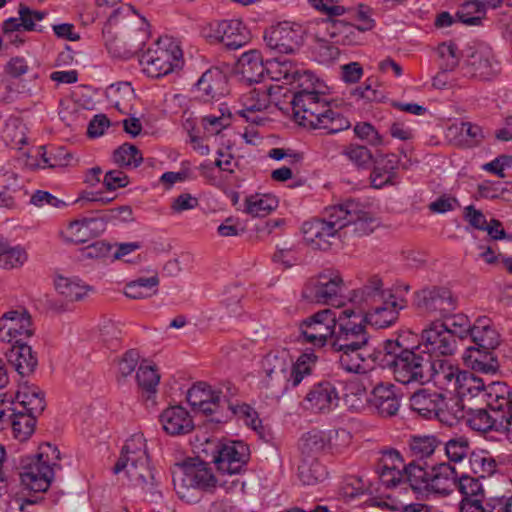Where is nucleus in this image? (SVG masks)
<instances>
[{"instance_id":"f257e3e1","label":"nucleus","mask_w":512,"mask_h":512,"mask_svg":"<svg viewBox=\"0 0 512 512\" xmlns=\"http://www.w3.org/2000/svg\"><path fill=\"white\" fill-rule=\"evenodd\" d=\"M298 87L300 90L294 93L291 104L294 118L301 126L322 129L328 134L350 127L349 120L331 107L325 93L314 83V78Z\"/></svg>"},{"instance_id":"f03ea898","label":"nucleus","mask_w":512,"mask_h":512,"mask_svg":"<svg viewBox=\"0 0 512 512\" xmlns=\"http://www.w3.org/2000/svg\"><path fill=\"white\" fill-rule=\"evenodd\" d=\"M172 480L179 498L188 503L197 501L198 491H212L219 482L211 467L198 459L176 463L172 468Z\"/></svg>"},{"instance_id":"7ed1b4c3","label":"nucleus","mask_w":512,"mask_h":512,"mask_svg":"<svg viewBox=\"0 0 512 512\" xmlns=\"http://www.w3.org/2000/svg\"><path fill=\"white\" fill-rule=\"evenodd\" d=\"M142 71L151 78H161L180 71L184 65L178 40L164 36L154 42L139 59Z\"/></svg>"},{"instance_id":"20e7f679","label":"nucleus","mask_w":512,"mask_h":512,"mask_svg":"<svg viewBox=\"0 0 512 512\" xmlns=\"http://www.w3.org/2000/svg\"><path fill=\"white\" fill-rule=\"evenodd\" d=\"M58 459L59 451L49 443L41 446L38 454L21 457L19 475L23 487L33 492L47 491L58 466L53 460Z\"/></svg>"},{"instance_id":"39448f33","label":"nucleus","mask_w":512,"mask_h":512,"mask_svg":"<svg viewBox=\"0 0 512 512\" xmlns=\"http://www.w3.org/2000/svg\"><path fill=\"white\" fill-rule=\"evenodd\" d=\"M346 215L347 213L342 211L339 204L327 207L323 218L313 219L303 224L305 241L314 249L328 250L333 240L338 237V232L346 227V221H343Z\"/></svg>"},{"instance_id":"423d86ee","label":"nucleus","mask_w":512,"mask_h":512,"mask_svg":"<svg viewBox=\"0 0 512 512\" xmlns=\"http://www.w3.org/2000/svg\"><path fill=\"white\" fill-rule=\"evenodd\" d=\"M341 310L327 308L302 321L299 331L303 342L319 348L325 346L329 338H334Z\"/></svg>"},{"instance_id":"0eeeda50","label":"nucleus","mask_w":512,"mask_h":512,"mask_svg":"<svg viewBox=\"0 0 512 512\" xmlns=\"http://www.w3.org/2000/svg\"><path fill=\"white\" fill-rule=\"evenodd\" d=\"M363 320L353 309L344 308L341 310L332 346L334 350L352 349L369 344V335L362 324Z\"/></svg>"},{"instance_id":"6e6552de","label":"nucleus","mask_w":512,"mask_h":512,"mask_svg":"<svg viewBox=\"0 0 512 512\" xmlns=\"http://www.w3.org/2000/svg\"><path fill=\"white\" fill-rule=\"evenodd\" d=\"M429 360L413 350L401 351L398 357L387 361L394 378L402 384H424L429 381Z\"/></svg>"},{"instance_id":"1a4fd4ad","label":"nucleus","mask_w":512,"mask_h":512,"mask_svg":"<svg viewBox=\"0 0 512 512\" xmlns=\"http://www.w3.org/2000/svg\"><path fill=\"white\" fill-rule=\"evenodd\" d=\"M290 357L287 350H274L267 353L261 362V386L272 393L287 391V371Z\"/></svg>"},{"instance_id":"9d476101","label":"nucleus","mask_w":512,"mask_h":512,"mask_svg":"<svg viewBox=\"0 0 512 512\" xmlns=\"http://www.w3.org/2000/svg\"><path fill=\"white\" fill-rule=\"evenodd\" d=\"M35 334L31 314L25 308L11 309L0 317V340L8 344L30 341Z\"/></svg>"},{"instance_id":"9b49d317","label":"nucleus","mask_w":512,"mask_h":512,"mask_svg":"<svg viewBox=\"0 0 512 512\" xmlns=\"http://www.w3.org/2000/svg\"><path fill=\"white\" fill-rule=\"evenodd\" d=\"M464 69L469 77L486 81L496 77L501 67L488 44L476 43L468 48Z\"/></svg>"},{"instance_id":"f8f14e48","label":"nucleus","mask_w":512,"mask_h":512,"mask_svg":"<svg viewBox=\"0 0 512 512\" xmlns=\"http://www.w3.org/2000/svg\"><path fill=\"white\" fill-rule=\"evenodd\" d=\"M345 285L338 271L327 270L305 285L302 296L314 303L329 304L342 295Z\"/></svg>"},{"instance_id":"ddd939ff","label":"nucleus","mask_w":512,"mask_h":512,"mask_svg":"<svg viewBox=\"0 0 512 512\" xmlns=\"http://www.w3.org/2000/svg\"><path fill=\"white\" fill-rule=\"evenodd\" d=\"M420 345L430 355L450 356L456 351L457 340L442 322L435 321L422 331Z\"/></svg>"},{"instance_id":"4468645a","label":"nucleus","mask_w":512,"mask_h":512,"mask_svg":"<svg viewBox=\"0 0 512 512\" xmlns=\"http://www.w3.org/2000/svg\"><path fill=\"white\" fill-rule=\"evenodd\" d=\"M302 29L300 25L282 22L271 27L264 33L267 47L279 53H293L302 43Z\"/></svg>"},{"instance_id":"2eb2a0df","label":"nucleus","mask_w":512,"mask_h":512,"mask_svg":"<svg viewBox=\"0 0 512 512\" xmlns=\"http://www.w3.org/2000/svg\"><path fill=\"white\" fill-rule=\"evenodd\" d=\"M339 353L338 362L342 369L350 373L364 374L382 362V351L371 346L352 349L335 350Z\"/></svg>"},{"instance_id":"dca6fc26","label":"nucleus","mask_w":512,"mask_h":512,"mask_svg":"<svg viewBox=\"0 0 512 512\" xmlns=\"http://www.w3.org/2000/svg\"><path fill=\"white\" fill-rule=\"evenodd\" d=\"M249 448L240 441L222 444L214 455V463L222 474H239L249 460Z\"/></svg>"},{"instance_id":"f3484780","label":"nucleus","mask_w":512,"mask_h":512,"mask_svg":"<svg viewBox=\"0 0 512 512\" xmlns=\"http://www.w3.org/2000/svg\"><path fill=\"white\" fill-rule=\"evenodd\" d=\"M416 305L428 313L445 316L456 308V298L445 287H427L416 293Z\"/></svg>"},{"instance_id":"a211bd4d","label":"nucleus","mask_w":512,"mask_h":512,"mask_svg":"<svg viewBox=\"0 0 512 512\" xmlns=\"http://www.w3.org/2000/svg\"><path fill=\"white\" fill-rule=\"evenodd\" d=\"M339 400L336 385L331 381H320L307 392L303 407L313 413H329L338 406Z\"/></svg>"},{"instance_id":"6ab92c4d","label":"nucleus","mask_w":512,"mask_h":512,"mask_svg":"<svg viewBox=\"0 0 512 512\" xmlns=\"http://www.w3.org/2000/svg\"><path fill=\"white\" fill-rule=\"evenodd\" d=\"M212 34L209 37L221 42L226 48L236 50L246 45L250 33L241 20H223L210 25Z\"/></svg>"},{"instance_id":"aec40b11","label":"nucleus","mask_w":512,"mask_h":512,"mask_svg":"<svg viewBox=\"0 0 512 512\" xmlns=\"http://www.w3.org/2000/svg\"><path fill=\"white\" fill-rule=\"evenodd\" d=\"M105 230V220L100 217L83 218L69 222L59 231L65 243L83 244Z\"/></svg>"},{"instance_id":"412c9836","label":"nucleus","mask_w":512,"mask_h":512,"mask_svg":"<svg viewBox=\"0 0 512 512\" xmlns=\"http://www.w3.org/2000/svg\"><path fill=\"white\" fill-rule=\"evenodd\" d=\"M406 306V299L395 295L389 300L372 305L362 320L378 329L386 328L397 321L399 312Z\"/></svg>"},{"instance_id":"4be33fe9","label":"nucleus","mask_w":512,"mask_h":512,"mask_svg":"<svg viewBox=\"0 0 512 512\" xmlns=\"http://www.w3.org/2000/svg\"><path fill=\"white\" fill-rule=\"evenodd\" d=\"M266 74L272 80H284L286 84L297 83L298 86H304L314 78L310 71L300 69L292 61L281 58L266 61Z\"/></svg>"},{"instance_id":"5701e85b","label":"nucleus","mask_w":512,"mask_h":512,"mask_svg":"<svg viewBox=\"0 0 512 512\" xmlns=\"http://www.w3.org/2000/svg\"><path fill=\"white\" fill-rule=\"evenodd\" d=\"M196 97L201 101L218 100L228 93L227 78L219 69H209L202 74L195 85Z\"/></svg>"},{"instance_id":"b1692460","label":"nucleus","mask_w":512,"mask_h":512,"mask_svg":"<svg viewBox=\"0 0 512 512\" xmlns=\"http://www.w3.org/2000/svg\"><path fill=\"white\" fill-rule=\"evenodd\" d=\"M373 408L382 417H392L400 408V399L395 386L391 383H379L376 385L368 399Z\"/></svg>"},{"instance_id":"393cba45","label":"nucleus","mask_w":512,"mask_h":512,"mask_svg":"<svg viewBox=\"0 0 512 512\" xmlns=\"http://www.w3.org/2000/svg\"><path fill=\"white\" fill-rule=\"evenodd\" d=\"M486 391L489 410L499 412L506 425L512 426V388L504 382H491Z\"/></svg>"},{"instance_id":"a878e982","label":"nucleus","mask_w":512,"mask_h":512,"mask_svg":"<svg viewBox=\"0 0 512 512\" xmlns=\"http://www.w3.org/2000/svg\"><path fill=\"white\" fill-rule=\"evenodd\" d=\"M410 407L419 416L432 419L439 416L445 407V397L442 393L429 389H420L410 398Z\"/></svg>"},{"instance_id":"bb28decb","label":"nucleus","mask_w":512,"mask_h":512,"mask_svg":"<svg viewBox=\"0 0 512 512\" xmlns=\"http://www.w3.org/2000/svg\"><path fill=\"white\" fill-rule=\"evenodd\" d=\"M342 211L347 213L343 221L353 226V232L358 236L368 235L378 226V220L369 212L363 210L360 204L354 200H348L339 204Z\"/></svg>"},{"instance_id":"cd10ccee","label":"nucleus","mask_w":512,"mask_h":512,"mask_svg":"<svg viewBox=\"0 0 512 512\" xmlns=\"http://www.w3.org/2000/svg\"><path fill=\"white\" fill-rule=\"evenodd\" d=\"M163 430L172 436L185 435L194 429L189 412L182 406H170L159 416Z\"/></svg>"},{"instance_id":"c85d7f7f","label":"nucleus","mask_w":512,"mask_h":512,"mask_svg":"<svg viewBox=\"0 0 512 512\" xmlns=\"http://www.w3.org/2000/svg\"><path fill=\"white\" fill-rule=\"evenodd\" d=\"M429 381L432 380L440 389L453 392L463 371L448 359H434L428 363Z\"/></svg>"},{"instance_id":"c756f323","label":"nucleus","mask_w":512,"mask_h":512,"mask_svg":"<svg viewBox=\"0 0 512 512\" xmlns=\"http://www.w3.org/2000/svg\"><path fill=\"white\" fill-rule=\"evenodd\" d=\"M221 393L222 390H212L208 384L199 382L188 390L187 401L195 410L208 415L218 408Z\"/></svg>"},{"instance_id":"7c9ffc66","label":"nucleus","mask_w":512,"mask_h":512,"mask_svg":"<svg viewBox=\"0 0 512 512\" xmlns=\"http://www.w3.org/2000/svg\"><path fill=\"white\" fill-rule=\"evenodd\" d=\"M272 90L271 85L265 84L251 89L242 97L243 109L239 111V114L247 121L259 124L261 119L258 116L250 117L248 114L267 109L271 104Z\"/></svg>"},{"instance_id":"2f4dec72","label":"nucleus","mask_w":512,"mask_h":512,"mask_svg":"<svg viewBox=\"0 0 512 512\" xmlns=\"http://www.w3.org/2000/svg\"><path fill=\"white\" fill-rule=\"evenodd\" d=\"M29 342L10 344L11 347L6 353L8 361L21 376L32 374L38 365L37 353Z\"/></svg>"},{"instance_id":"473e14b6","label":"nucleus","mask_w":512,"mask_h":512,"mask_svg":"<svg viewBox=\"0 0 512 512\" xmlns=\"http://www.w3.org/2000/svg\"><path fill=\"white\" fill-rule=\"evenodd\" d=\"M331 41L340 45H357L362 42L363 32L351 23L343 20L329 19L323 22Z\"/></svg>"},{"instance_id":"72a5a7b5","label":"nucleus","mask_w":512,"mask_h":512,"mask_svg":"<svg viewBox=\"0 0 512 512\" xmlns=\"http://www.w3.org/2000/svg\"><path fill=\"white\" fill-rule=\"evenodd\" d=\"M457 471L449 463H440L431 468L427 495L435 493L449 495L456 488Z\"/></svg>"},{"instance_id":"f704fd0d","label":"nucleus","mask_w":512,"mask_h":512,"mask_svg":"<svg viewBox=\"0 0 512 512\" xmlns=\"http://www.w3.org/2000/svg\"><path fill=\"white\" fill-rule=\"evenodd\" d=\"M237 72L249 83H258L266 73V63L258 50H250L238 59Z\"/></svg>"},{"instance_id":"c9c22d12","label":"nucleus","mask_w":512,"mask_h":512,"mask_svg":"<svg viewBox=\"0 0 512 512\" xmlns=\"http://www.w3.org/2000/svg\"><path fill=\"white\" fill-rule=\"evenodd\" d=\"M494 349L468 347L463 355L464 362L474 371L490 374L498 370L499 364L493 354Z\"/></svg>"},{"instance_id":"e433bc0d","label":"nucleus","mask_w":512,"mask_h":512,"mask_svg":"<svg viewBox=\"0 0 512 512\" xmlns=\"http://www.w3.org/2000/svg\"><path fill=\"white\" fill-rule=\"evenodd\" d=\"M470 337L474 342L473 347L483 349H495L500 344V335L489 318H478L471 330Z\"/></svg>"},{"instance_id":"4c0bfd02","label":"nucleus","mask_w":512,"mask_h":512,"mask_svg":"<svg viewBox=\"0 0 512 512\" xmlns=\"http://www.w3.org/2000/svg\"><path fill=\"white\" fill-rule=\"evenodd\" d=\"M491 415L486 409H469L466 413V422L468 426L478 432L486 433L491 430H498L503 424H506V419H502L497 411H492Z\"/></svg>"},{"instance_id":"58836bf2","label":"nucleus","mask_w":512,"mask_h":512,"mask_svg":"<svg viewBox=\"0 0 512 512\" xmlns=\"http://www.w3.org/2000/svg\"><path fill=\"white\" fill-rule=\"evenodd\" d=\"M318 361V356L313 352L301 354L296 362L291 363L287 371V390L297 387L303 379L310 376Z\"/></svg>"},{"instance_id":"ea45409f","label":"nucleus","mask_w":512,"mask_h":512,"mask_svg":"<svg viewBox=\"0 0 512 512\" xmlns=\"http://www.w3.org/2000/svg\"><path fill=\"white\" fill-rule=\"evenodd\" d=\"M331 436L326 431L313 429L302 435L299 442L301 453L305 457H315L329 452V440Z\"/></svg>"},{"instance_id":"a19ab883","label":"nucleus","mask_w":512,"mask_h":512,"mask_svg":"<svg viewBox=\"0 0 512 512\" xmlns=\"http://www.w3.org/2000/svg\"><path fill=\"white\" fill-rule=\"evenodd\" d=\"M16 399L21 410L25 412L39 415L45 409L44 393L35 385H22L17 391Z\"/></svg>"},{"instance_id":"79ce46f5","label":"nucleus","mask_w":512,"mask_h":512,"mask_svg":"<svg viewBox=\"0 0 512 512\" xmlns=\"http://www.w3.org/2000/svg\"><path fill=\"white\" fill-rule=\"evenodd\" d=\"M488 385H485L483 379L477 377L475 374L467 371H463L458 382L453 390V393L464 400L466 398L472 399L478 395H481L483 400L486 402V393Z\"/></svg>"},{"instance_id":"37998d69","label":"nucleus","mask_w":512,"mask_h":512,"mask_svg":"<svg viewBox=\"0 0 512 512\" xmlns=\"http://www.w3.org/2000/svg\"><path fill=\"white\" fill-rule=\"evenodd\" d=\"M395 295L384 287L382 279L376 275L370 277L362 288L355 291V296H360V299L370 306L389 300Z\"/></svg>"},{"instance_id":"c03bdc74","label":"nucleus","mask_w":512,"mask_h":512,"mask_svg":"<svg viewBox=\"0 0 512 512\" xmlns=\"http://www.w3.org/2000/svg\"><path fill=\"white\" fill-rule=\"evenodd\" d=\"M55 289L68 301H81L93 288L78 278L58 276L55 279Z\"/></svg>"},{"instance_id":"a18cd8bd","label":"nucleus","mask_w":512,"mask_h":512,"mask_svg":"<svg viewBox=\"0 0 512 512\" xmlns=\"http://www.w3.org/2000/svg\"><path fill=\"white\" fill-rule=\"evenodd\" d=\"M159 282L156 273L150 277H139L125 285L124 294L135 300L149 298L157 293Z\"/></svg>"},{"instance_id":"49530a36","label":"nucleus","mask_w":512,"mask_h":512,"mask_svg":"<svg viewBox=\"0 0 512 512\" xmlns=\"http://www.w3.org/2000/svg\"><path fill=\"white\" fill-rule=\"evenodd\" d=\"M430 475L431 471L415 462L404 467V483L421 496H427Z\"/></svg>"},{"instance_id":"de8ad7c7","label":"nucleus","mask_w":512,"mask_h":512,"mask_svg":"<svg viewBox=\"0 0 512 512\" xmlns=\"http://www.w3.org/2000/svg\"><path fill=\"white\" fill-rule=\"evenodd\" d=\"M327 476L326 468L316 457H305L298 467V478L304 485H316Z\"/></svg>"},{"instance_id":"09e8293b","label":"nucleus","mask_w":512,"mask_h":512,"mask_svg":"<svg viewBox=\"0 0 512 512\" xmlns=\"http://www.w3.org/2000/svg\"><path fill=\"white\" fill-rule=\"evenodd\" d=\"M278 206V199L272 194H255L246 199L245 212L253 217H265Z\"/></svg>"},{"instance_id":"8fccbe9b","label":"nucleus","mask_w":512,"mask_h":512,"mask_svg":"<svg viewBox=\"0 0 512 512\" xmlns=\"http://www.w3.org/2000/svg\"><path fill=\"white\" fill-rule=\"evenodd\" d=\"M469 464L474 474L480 478L492 476L498 467L496 458L486 450L473 451L469 457Z\"/></svg>"},{"instance_id":"3c124183","label":"nucleus","mask_w":512,"mask_h":512,"mask_svg":"<svg viewBox=\"0 0 512 512\" xmlns=\"http://www.w3.org/2000/svg\"><path fill=\"white\" fill-rule=\"evenodd\" d=\"M18 14L19 17H12L6 20L8 29L19 28L24 31L37 30L36 22L43 20L46 15L45 12L31 10L23 4L19 6Z\"/></svg>"},{"instance_id":"603ef678","label":"nucleus","mask_w":512,"mask_h":512,"mask_svg":"<svg viewBox=\"0 0 512 512\" xmlns=\"http://www.w3.org/2000/svg\"><path fill=\"white\" fill-rule=\"evenodd\" d=\"M36 416L18 409L12 414L11 426L16 439L25 441L32 435L36 425Z\"/></svg>"},{"instance_id":"864d4df0","label":"nucleus","mask_w":512,"mask_h":512,"mask_svg":"<svg viewBox=\"0 0 512 512\" xmlns=\"http://www.w3.org/2000/svg\"><path fill=\"white\" fill-rule=\"evenodd\" d=\"M127 477L132 485L142 489H150L154 484V475L149 467V461L142 463L129 464L124 467Z\"/></svg>"},{"instance_id":"5fc2aeb1","label":"nucleus","mask_w":512,"mask_h":512,"mask_svg":"<svg viewBox=\"0 0 512 512\" xmlns=\"http://www.w3.org/2000/svg\"><path fill=\"white\" fill-rule=\"evenodd\" d=\"M484 7L475 0H470L463 3L458 11L456 17L459 22L467 26H480L486 16Z\"/></svg>"},{"instance_id":"6e6d98bb","label":"nucleus","mask_w":512,"mask_h":512,"mask_svg":"<svg viewBox=\"0 0 512 512\" xmlns=\"http://www.w3.org/2000/svg\"><path fill=\"white\" fill-rule=\"evenodd\" d=\"M114 162L121 167H138L143 157L138 148L132 144L125 143L113 153Z\"/></svg>"},{"instance_id":"4d7b16f0","label":"nucleus","mask_w":512,"mask_h":512,"mask_svg":"<svg viewBox=\"0 0 512 512\" xmlns=\"http://www.w3.org/2000/svg\"><path fill=\"white\" fill-rule=\"evenodd\" d=\"M445 454L450 462H462L471 454L469 440L463 436L449 439L445 444Z\"/></svg>"},{"instance_id":"13d9d810","label":"nucleus","mask_w":512,"mask_h":512,"mask_svg":"<svg viewBox=\"0 0 512 512\" xmlns=\"http://www.w3.org/2000/svg\"><path fill=\"white\" fill-rule=\"evenodd\" d=\"M456 488L463 495L462 500L484 499V489L477 478L462 475L457 478Z\"/></svg>"},{"instance_id":"bf43d9fd","label":"nucleus","mask_w":512,"mask_h":512,"mask_svg":"<svg viewBox=\"0 0 512 512\" xmlns=\"http://www.w3.org/2000/svg\"><path fill=\"white\" fill-rule=\"evenodd\" d=\"M139 387L147 393H155L160 381V375L155 366L141 364L136 374Z\"/></svg>"},{"instance_id":"052dcab7","label":"nucleus","mask_w":512,"mask_h":512,"mask_svg":"<svg viewBox=\"0 0 512 512\" xmlns=\"http://www.w3.org/2000/svg\"><path fill=\"white\" fill-rule=\"evenodd\" d=\"M219 112V115L209 114L201 120L204 130L210 135H216L230 125V112L228 108L221 107Z\"/></svg>"},{"instance_id":"680f3d73","label":"nucleus","mask_w":512,"mask_h":512,"mask_svg":"<svg viewBox=\"0 0 512 512\" xmlns=\"http://www.w3.org/2000/svg\"><path fill=\"white\" fill-rule=\"evenodd\" d=\"M438 445L434 436H412L409 440L411 453L418 458H425L432 455Z\"/></svg>"},{"instance_id":"e2e57ef3","label":"nucleus","mask_w":512,"mask_h":512,"mask_svg":"<svg viewBox=\"0 0 512 512\" xmlns=\"http://www.w3.org/2000/svg\"><path fill=\"white\" fill-rule=\"evenodd\" d=\"M228 406L238 420L243 421L246 426L254 431H259L262 428L258 413L249 405L229 402Z\"/></svg>"},{"instance_id":"0e129e2a","label":"nucleus","mask_w":512,"mask_h":512,"mask_svg":"<svg viewBox=\"0 0 512 512\" xmlns=\"http://www.w3.org/2000/svg\"><path fill=\"white\" fill-rule=\"evenodd\" d=\"M442 325H445L446 328L451 332V335L454 336V339H464L467 336H470L472 326L469 318L464 314H456L452 317L446 319L445 322H442Z\"/></svg>"},{"instance_id":"69168bd1","label":"nucleus","mask_w":512,"mask_h":512,"mask_svg":"<svg viewBox=\"0 0 512 512\" xmlns=\"http://www.w3.org/2000/svg\"><path fill=\"white\" fill-rule=\"evenodd\" d=\"M342 155L358 167L364 168L372 161V154L365 146L350 144L342 150Z\"/></svg>"},{"instance_id":"338daca9","label":"nucleus","mask_w":512,"mask_h":512,"mask_svg":"<svg viewBox=\"0 0 512 512\" xmlns=\"http://www.w3.org/2000/svg\"><path fill=\"white\" fill-rule=\"evenodd\" d=\"M28 255L25 249L17 247H7L2 254L0 265L5 269L19 268L27 261Z\"/></svg>"},{"instance_id":"774afa93","label":"nucleus","mask_w":512,"mask_h":512,"mask_svg":"<svg viewBox=\"0 0 512 512\" xmlns=\"http://www.w3.org/2000/svg\"><path fill=\"white\" fill-rule=\"evenodd\" d=\"M355 135L369 143L372 146H379L383 144V137L378 131L368 122L357 123L354 127Z\"/></svg>"}]
</instances>
